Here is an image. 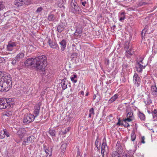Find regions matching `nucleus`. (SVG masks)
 <instances>
[{"label":"nucleus","instance_id":"f257e3e1","mask_svg":"<svg viewBox=\"0 0 157 157\" xmlns=\"http://www.w3.org/2000/svg\"><path fill=\"white\" fill-rule=\"evenodd\" d=\"M46 56L42 55L34 58L28 59L25 61V63L27 66L33 65L36 67L40 71L41 74L44 76L46 72Z\"/></svg>","mask_w":157,"mask_h":157},{"label":"nucleus","instance_id":"f03ea898","mask_svg":"<svg viewBox=\"0 0 157 157\" xmlns=\"http://www.w3.org/2000/svg\"><path fill=\"white\" fill-rule=\"evenodd\" d=\"M2 80H3L2 84V91H7L11 88L12 81L10 77L2 73Z\"/></svg>","mask_w":157,"mask_h":157},{"label":"nucleus","instance_id":"7ed1b4c3","mask_svg":"<svg viewBox=\"0 0 157 157\" xmlns=\"http://www.w3.org/2000/svg\"><path fill=\"white\" fill-rule=\"evenodd\" d=\"M11 98H9L8 100L5 98H2L0 99V109H5L8 107L9 108L11 107L10 101H12Z\"/></svg>","mask_w":157,"mask_h":157},{"label":"nucleus","instance_id":"20e7f679","mask_svg":"<svg viewBox=\"0 0 157 157\" xmlns=\"http://www.w3.org/2000/svg\"><path fill=\"white\" fill-rule=\"evenodd\" d=\"M143 59L140 58L139 60H137L136 63L135 67L136 71L139 73H141L143 69H144L146 66L143 64Z\"/></svg>","mask_w":157,"mask_h":157},{"label":"nucleus","instance_id":"39448f33","mask_svg":"<svg viewBox=\"0 0 157 157\" xmlns=\"http://www.w3.org/2000/svg\"><path fill=\"white\" fill-rule=\"evenodd\" d=\"M35 117L33 115L25 114L23 119V123L24 124L26 125L34 121Z\"/></svg>","mask_w":157,"mask_h":157},{"label":"nucleus","instance_id":"423d86ee","mask_svg":"<svg viewBox=\"0 0 157 157\" xmlns=\"http://www.w3.org/2000/svg\"><path fill=\"white\" fill-rule=\"evenodd\" d=\"M69 9L71 11L74 13H78L80 12V8L77 4L72 2L70 6Z\"/></svg>","mask_w":157,"mask_h":157},{"label":"nucleus","instance_id":"0eeeda50","mask_svg":"<svg viewBox=\"0 0 157 157\" xmlns=\"http://www.w3.org/2000/svg\"><path fill=\"white\" fill-rule=\"evenodd\" d=\"M30 4V0H16L15 2V5L17 7L21 6L24 5H27Z\"/></svg>","mask_w":157,"mask_h":157},{"label":"nucleus","instance_id":"6e6552de","mask_svg":"<svg viewBox=\"0 0 157 157\" xmlns=\"http://www.w3.org/2000/svg\"><path fill=\"white\" fill-rule=\"evenodd\" d=\"M133 81L134 83L137 87L140 86L141 82V79L138 74L135 73L133 76Z\"/></svg>","mask_w":157,"mask_h":157},{"label":"nucleus","instance_id":"1a4fd4ad","mask_svg":"<svg viewBox=\"0 0 157 157\" xmlns=\"http://www.w3.org/2000/svg\"><path fill=\"white\" fill-rule=\"evenodd\" d=\"M48 43L51 48H55L56 49H59V47L56 41H53L52 40H51L50 38H49Z\"/></svg>","mask_w":157,"mask_h":157},{"label":"nucleus","instance_id":"9d476101","mask_svg":"<svg viewBox=\"0 0 157 157\" xmlns=\"http://www.w3.org/2000/svg\"><path fill=\"white\" fill-rule=\"evenodd\" d=\"M40 105L41 104L40 102L34 106V113L35 115V116H34L35 117H37L39 114L40 109Z\"/></svg>","mask_w":157,"mask_h":157},{"label":"nucleus","instance_id":"9b49d317","mask_svg":"<svg viewBox=\"0 0 157 157\" xmlns=\"http://www.w3.org/2000/svg\"><path fill=\"white\" fill-rule=\"evenodd\" d=\"M16 43L15 42L10 41L7 45V50L9 51H12L13 50V47L16 46Z\"/></svg>","mask_w":157,"mask_h":157},{"label":"nucleus","instance_id":"f8f14e48","mask_svg":"<svg viewBox=\"0 0 157 157\" xmlns=\"http://www.w3.org/2000/svg\"><path fill=\"white\" fill-rule=\"evenodd\" d=\"M106 139L105 138L103 140V143L101 146V151H106V153L108 152V147L107 146L106 143Z\"/></svg>","mask_w":157,"mask_h":157},{"label":"nucleus","instance_id":"ddd939ff","mask_svg":"<svg viewBox=\"0 0 157 157\" xmlns=\"http://www.w3.org/2000/svg\"><path fill=\"white\" fill-rule=\"evenodd\" d=\"M62 88L63 90L66 89L67 88V85L68 84L67 80L66 78H64L63 79L61 82Z\"/></svg>","mask_w":157,"mask_h":157},{"label":"nucleus","instance_id":"4468645a","mask_svg":"<svg viewBox=\"0 0 157 157\" xmlns=\"http://www.w3.org/2000/svg\"><path fill=\"white\" fill-rule=\"evenodd\" d=\"M17 134L21 138H22L25 134V130L24 128H20L17 132Z\"/></svg>","mask_w":157,"mask_h":157},{"label":"nucleus","instance_id":"2eb2a0df","mask_svg":"<svg viewBox=\"0 0 157 157\" xmlns=\"http://www.w3.org/2000/svg\"><path fill=\"white\" fill-rule=\"evenodd\" d=\"M127 118L126 119V120H128V122H130L132 121L134 119V117L133 116V113L132 112H128L127 115Z\"/></svg>","mask_w":157,"mask_h":157},{"label":"nucleus","instance_id":"dca6fc26","mask_svg":"<svg viewBox=\"0 0 157 157\" xmlns=\"http://www.w3.org/2000/svg\"><path fill=\"white\" fill-rule=\"evenodd\" d=\"M151 91L152 95H156L157 97V88L156 85L151 86Z\"/></svg>","mask_w":157,"mask_h":157},{"label":"nucleus","instance_id":"f3484780","mask_svg":"<svg viewBox=\"0 0 157 157\" xmlns=\"http://www.w3.org/2000/svg\"><path fill=\"white\" fill-rule=\"evenodd\" d=\"M116 149L120 152L122 153L123 151V148L121 144V143L120 141H118L116 145Z\"/></svg>","mask_w":157,"mask_h":157},{"label":"nucleus","instance_id":"a211bd4d","mask_svg":"<svg viewBox=\"0 0 157 157\" xmlns=\"http://www.w3.org/2000/svg\"><path fill=\"white\" fill-rule=\"evenodd\" d=\"M59 44H60L61 50L62 51L64 50L66 46V40L64 39L63 40L59 42Z\"/></svg>","mask_w":157,"mask_h":157},{"label":"nucleus","instance_id":"6ab92c4d","mask_svg":"<svg viewBox=\"0 0 157 157\" xmlns=\"http://www.w3.org/2000/svg\"><path fill=\"white\" fill-rule=\"evenodd\" d=\"M57 26V30L59 33L61 32L64 30L65 28V26L63 25V23L60 24Z\"/></svg>","mask_w":157,"mask_h":157},{"label":"nucleus","instance_id":"aec40b11","mask_svg":"<svg viewBox=\"0 0 157 157\" xmlns=\"http://www.w3.org/2000/svg\"><path fill=\"white\" fill-rule=\"evenodd\" d=\"M52 148H48L45 149V152L47 154V156L48 155L49 157H52Z\"/></svg>","mask_w":157,"mask_h":157},{"label":"nucleus","instance_id":"412c9836","mask_svg":"<svg viewBox=\"0 0 157 157\" xmlns=\"http://www.w3.org/2000/svg\"><path fill=\"white\" fill-rule=\"evenodd\" d=\"M24 56V54L23 53L21 52L18 54L15 57L16 59L19 61V60L23 58Z\"/></svg>","mask_w":157,"mask_h":157},{"label":"nucleus","instance_id":"4be33fe9","mask_svg":"<svg viewBox=\"0 0 157 157\" xmlns=\"http://www.w3.org/2000/svg\"><path fill=\"white\" fill-rule=\"evenodd\" d=\"M118 95L117 94H115L113 97H112L109 100V103H111L118 98Z\"/></svg>","mask_w":157,"mask_h":157},{"label":"nucleus","instance_id":"5701e85b","mask_svg":"<svg viewBox=\"0 0 157 157\" xmlns=\"http://www.w3.org/2000/svg\"><path fill=\"white\" fill-rule=\"evenodd\" d=\"M35 139V137L33 136H31L29 137L26 140L27 143H31L34 142Z\"/></svg>","mask_w":157,"mask_h":157},{"label":"nucleus","instance_id":"b1692460","mask_svg":"<svg viewBox=\"0 0 157 157\" xmlns=\"http://www.w3.org/2000/svg\"><path fill=\"white\" fill-rule=\"evenodd\" d=\"M55 19V17L54 15L51 14H49L48 17V20L49 21H53Z\"/></svg>","mask_w":157,"mask_h":157},{"label":"nucleus","instance_id":"393cba45","mask_svg":"<svg viewBox=\"0 0 157 157\" xmlns=\"http://www.w3.org/2000/svg\"><path fill=\"white\" fill-rule=\"evenodd\" d=\"M5 133H6V130H3L0 132V139L4 138L5 136Z\"/></svg>","mask_w":157,"mask_h":157},{"label":"nucleus","instance_id":"a878e982","mask_svg":"<svg viewBox=\"0 0 157 157\" xmlns=\"http://www.w3.org/2000/svg\"><path fill=\"white\" fill-rule=\"evenodd\" d=\"M120 152L118 153L116 151H113L111 155V157H119L120 156Z\"/></svg>","mask_w":157,"mask_h":157},{"label":"nucleus","instance_id":"bb28decb","mask_svg":"<svg viewBox=\"0 0 157 157\" xmlns=\"http://www.w3.org/2000/svg\"><path fill=\"white\" fill-rule=\"evenodd\" d=\"M48 132L50 135L52 137H55L56 134V131L54 130L50 129L49 130Z\"/></svg>","mask_w":157,"mask_h":157},{"label":"nucleus","instance_id":"cd10ccee","mask_svg":"<svg viewBox=\"0 0 157 157\" xmlns=\"http://www.w3.org/2000/svg\"><path fill=\"white\" fill-rule=\"evenodd\" d=\"M71 81L75 83L77 82V76L76 75H74L73 77H71Z\"/></svg>","mask_w":157,"mask_h":157},{"label":"nucleus","instance_id":"c85d7f7f","mask_svg":"<svg viewBox=\"0 0 157 157\" xmlns=\"http://www.w3.org/2000/svg\"><path fill=\"white\" fill-rule=\"evenodd\" d=\"M2 72H1V73L0 74V91H2V81L3 80H2Z\"/></svg>","mask_w":157,"mask_h":157},{"label":"nucleus","instance_id":"c756f323","mask_svg":"<svg viewBox=\"0 0 157 157\" xmlns=\"http://www.w3.org/2000/svg\"><path fill=\"white\" fill-rule=\"evenodd\" d=\"M139 116L141 121H144L145 120V116L143 113L140 112L139 113Z\"/></svg>","mask_w":157,"mask_h":157},{"label":"nucleus","instance_id":"7c9ffc66","mask_svg":"<svg viewBox=\"0 0 157 157\" xmlns=\"http://www.w3.org/2000/svg\"><path fill=\"white\" fill-rule=\"evenodd\" d=\"M144 102L146 105L150 104L152 103V101L150 97L148 96L147 99L146 100H144Z\"/></svg>","mask_w":157,"mask_h":157},{"label":"nucleus","instance_id":"2f4dec72","mask_svg":"<svg viewBox=\"0 0 157 157\" xmlns=\"http://www.w3.org/2000/svg\"><path fill=\"white\" fill-rule=\"evenodd\" d=\"M127 121H128V120H126V119H125L121 123L122 125H123L125 127H127L130 126L129 124L127 122Z\"/></svg>","mask_w":157,"mask_h":157},{"label":"nucleus","instance_id":"473e14b6","mask_svg":"<svg viewBox=\"0 0 157 157\" xmlns=\"http://www.w3.org/2000/svg\"><path fill=\"white\" fill-rule=\"evenodd\" d=\"M136 138V136L135 132L133 131L131 134V139L132 141H134Z\"/></svg>","mask_w":157,"mask_h":157},{"label":"nucleus","instance_id":"72a5a7b5","mask_svg":"<svg viewBox=\"0 0 157 157\" xmlns=\"http://www.w3.org/2000/svg\"><path fill=\"white\" fill-rule=\"evenodd\" d=\"M151 114H152L153 118H155L157 117V109H154L153 111L151 112Z\"/></svg>","mask_w":157,"mask_h":157},{"label":"nucleus","instance_id":"f704fd0d","mask_svg":"<svg viewBox=\"0 0 157 157\" xmlns=\"http://www.w3.org/2000/svg\"><path fill=\"white\" fill-rule=\"evenodd\" d=\"M122 157H131V155L128 152H124L122 155Z\"/></svg>","mask_w":157,"mask_h":157},{"label":"nucleus","instance_id":"c9c22d12","mask_svg":"<svg viewBox=\"0 0 157 157\" xmlns=\"http://www.w3.org/2000/svg\"><path fill=\"white\" fill-rule=\"evenodd\" d=\"M147 4V2H145L142 1H140L137 4V5L138 7L141 6H142L146 5Z\"/></svg>","mask_w":157,"mask_h":157},{"label":"nucleus","instance_id":"e433bc0d","mask_svg":"<svg viewBox=\"0 0 157 157\" xmlns=\"http://www.w3.org/2000/svg\"><path fill=\"white\" fill-rule=\"evenodd\" d=\"M67 144H62L61 147V149L62 150V152H63L65 150V149L67 147Z\"/></svg>","mask_w":157,"mask_h":157},{"label":"nucleus","instance_id":"4c0bfd02","mask_svg":"<svg viewBox=\"0 0 157 157\" xmlns=\"http://www.w3.org/2000/svg\"><path fill=\"white\" fill-rule=\"evenodd\" d=\"M58 6L60 8L64 7V4L63 3V1H59L58 3Z\"/></svg>","mask_w":157,"mask_h":157},{"label":"nucleus","instance_id":"58836bf2","mask_svg":"<svg viewBox=\"0 0 157 157\" xmlns=\"http://www.w3.org/2000/svg\"><path fill=\"white\" fill-rule=\"evenodd\" d=\"M128 49H127L126 50V52L129 55H132L134 51L131 50V48L130 49L129 48H128Z\"/></svg>","mask_w":157,"mask_h":157},{"label":"nucleus","instance_id":"ea45409f","mask_svg":"<svg viewBox=\"0 0 157 157\" xmlns=\"http://www.w3.org/2000/svg\"><path fill=\"white\" fill-rule=\"evenodd\" d=\"M12 114V112L11 111H8L6 112L5 114H4V115L9 117Z\"/></svg>","mask_w":157,"mask_h":157},{"label":"nucleus","instance_id":"a19ab883","mask_svg":"<svg viewBox=\"0 0 157 157\" xmlns=\"http://www.w3.org/2000/svg\"><path fill=\"white\" fill-rule=\"evenodd\" d=\"M90 113L92 114V115L94 116V109L93 108L90 109L89 110Z\"/></svg>","mask_w":157,"mask_h":157},{"label":"nucleus","instance_id":"79ce46f5","mask_svg":"<svg viewBox=\"0 0 157 157\" xmlns=\"http://www.w3.org/2000/svg\"><path fill=\"white\" fill-rule=\"evenodd\" d=\"M43 10L42 7H38L36 11V12L37 13H39Z\"/></svg>","mask_w":157,"mask_h":157},{"label":"nucleus","instance_id":"37998d69","mask_svg":"<svg viewBox=\"0 0 157 157\" xmlns=\"http://www.w3.org/2000/svg\"><path fill=\"white\" fill-rule=\"evenodd\" d=\"M70 128L68 127L67 128H66L64 130V131L63 132V133L64 135L67 133V132H68L70 130Z\"/></svg>","mask_w":157,"mask_h":157},{"label":"nucleus","instance_id":"c03bdc74","mask_svg":"<svg viewBox=\"0 0 157 157\" xmlns=\"http://www.w3.org/2000/svg\"><path fill=\"white\" fill-rule=\"evenodd\" d=\"M71 56L73 58H76L78 56V54L76 53L73 52L72 53Z\"/></svg>","mask_w":157,"mask_h":157},{"label":"nucleus","instance_id":"a18cd8bd","mask_svg":"<svg viewBox=\"0 0 157 157\" xmlns=\"http://www.w3.org/2000/svg\"><path fill=\"white\" fill-rule=\"evenodd\" d=\"M4 7V5L2 3V2H0V11L2 10Z\"/></svg>","mask_w":157,"mask_h":157},{"label":"nucleus","instance_id":"49530a36","mask_svg":"<svg viewBox=\"0 0 157 157\" xmlns=\"http://www.w3.org/2000/svg\"><path fill=\"white\" fill-rule=\"evenodd\" d=\"M72 49L74 52L76 50V47H75V45L74 44H73L72 45Z\"/></svg>","mask_w":157,"mask_h":157},{"label":"nucleus","instance_id":"de8ad7c7","mask_svg":"<svg viewBox=\"0 0 157 157\" xmlns=\"http://www.w3.org/2000/svg\"><path fill=\"white\" fill-rule=\"evenodd\" d=\"M17 61H18V60L16 59V58H15L14 60H13L11 63L13 65H15L16 63V62Z\"/></svg>","mask_w":157,"mask_h":157},{"label":"nucleus","instance_id":"09e8293b","mask_svg":"<svg viewBox=\"0 0 157 157\" xmlns=\"http://www.w3.org/2000/svg\"><path fill=\"white\" fill-rule=\"evenodd\" d=\"M145 137L144 136H142L141 138V143L143 144H144L145 142L144 141Z\"/></svg>","mask_w":157,"mask_h":157},{"label":"nucleus","instance_id":"8fccbe9b","mask_svg":"<svg viewBox=\"0 0 157 157\" xmlns=\"http://www.w3.org/2000/svg\"><path fill=\"white\" fill-rule=\"evenodd\" d=\"M29 49H31V51H30V52H32V51L33 50H34V48L33 46L32 45H29Z\"/></svg>","mask_w":157,"mask_h":157},{"label":"nucleus","instance_id":"3c124183","mask_svg":"<svg viewBox=\"0 0 157 157\" xmlns=\"http://www.w3.org/2000/svg\"><path fill=\"white\" fill-rule=\"evenodd\" d=\"M98 136L97 137V138L96 139V140L95 142V145L97 147H98L97 146L98 145L99 141H98Z\"/></svg>","mask_w":157,"mask_h":157},{"label":"nucleus","instance_id":"603ef678","mask_svg":"<svg viewBox=\"0 0 157 157\" xmlns=\"http://www.w3.org/2000/svg\"><path fill=\"white\" fill-rule=\"evenodd\" d=\"M119 20L121 22H122L123 21L125 18V17L124 16L123 17L119 16Z\"/></svg>","mask_w":157,"mask_h":157},{"label":"nucleus","instance_id":"864d4df0","mask_svg":"<svg viewBox=\"0 0 157 157\" xmlns=\"http://www.w3.org/2000/svg\"><path fill=\"white\" fill-rule=\"evenodd\" d=\"M147 32L146 29H143L141 33L142 34H144V36H145V34L146 33V32Z\"/></svg>","mask_w":157,"mask_h":157},{"label":"nucleus","instance_id":"5fc2aeb1","mask_svg":"<svg viewBox=\"0 0 157 157\" xmlns=\"http://www.w3.org/2000/svg\"><path fill=\"white\" fill-rule=\"evenodd\" d=\"M109 60L108 59H106L105 61V63L106 65H109Z\"/></svg>","mask_w":157,"mask_h":157},{"label":"nucleus","instance_id":"6e6d98bb","mask_svg":"<svg viewBox=\"0 0 157 157\" xmlns=\"http://www.w3.org/2000/svg\"><path fill=\"white\" fill-rule=\"evenodd\" d=\"M101 155L103 157H105L104 156L105 153L107 154V153H106V151H101Z\"/></svg>","mask_w":157,"mask_h":157},{"label":"nucleus","instance_id":"4d7b16f0","mask_svg":"<svg viewBox=\"0 0 157 157\" xmlns=\"http://www.w3.org/2000/svg\"><path fill=\"white\" fill-rule=\"evenodd\" d=\"M5 62V60L3 58H0V63H4Z\"/></svg>","mask_w":157,"mask_h":157},{"label":"nucleus","instance_id":"13d9d810","mask_svg":"<svg viewBox=\"0 0 157 157\" xmlns=\"http://www.w3.org/2000/svg\"><path fill=\"white\" fill-rule=\"evenodd\" d=\"M81 33H82L81 31L80 30L77 29L75 33H78V34H80Z\"/></svg>","mask_w":157,"mask_h":157},{"label":"nucleus","instance_id":"bf43d9fd","mask_svg":"<svg viewBox=\"0 0 157 157\" xmlns=\"http://www.w3.org/2000/svg\"><path fill=\"white\" fill-rule=\"evenodd\" d=\"M82 5L84 6H85L86 4V1H84V2H82Z\"/></svg>","mask_w":157,"mask_h":157},{"label":"nucleus","instance_id":"052dcab7","mask_svg":"<svg viewBox=\"0 0 157 157\" xmlns=\"http://www.w3.org/2000/svg\"><path fill=\"white\" fill-rule=\"evenodd\" d=\"M26 143H27L26 141L24 140L23 141L22 143V145L24 146H26L27 145Z\"/></svg>","mask_w":157,"mask_h":157},{"label":"nucleus","instance_id":"680f3d73","mask_svg":"<svg viewBox=\"0 0 157 157\" xmlns=\"http://www.w3.org/2000/svg\"><path fill=\"white\" fill-rule=\"evenodd\" d=\"M125 13L124 12H122L120 14V17H123V16L125 17Z\"/></svg>","mask_w":157,"mask_h":157},{"label":"nucleus","instance_id":"e2e57ef3","mask_svg":"<svg viewBox=\"0 0 157 157\" xmlns=\"http://www.w3.org/2000/svg\"><path fill=\"white\" fill-rule=\"evenodd\" d=\"M121 124H121V123L120 121L119 120L118 122H117V126H119Z\"/></svg>","mask_w":157,"mask_h":157},{"label":"nucleus","instance_id":"0e129e2a","mask_svg":"<svg viewBox=\"0 0 157 157\" xmlns=\"http://www.w3.org/2000/svg\"><path fill=\"white\" fill-rule=\"evenodd\" d=\"M6 135L7 137H8L9 136V133L7 132L6 130V133H5V136Z\"/></svg>","mask_w":157,"mask_h":157},{"label":"nucleus","instance_id":"69168bd1","mask_svg":"<svg viewBox=\"0 0 157 157\" xmlns=\"http://www.w3.org/2000/svg\"><path fill=\"white\" fill-rule=\"evenodd\" d=\"M96 96L95 94L93 96V100H95V99H96Z\"/></svg>","mask_w":157,"mask_h":157},{"label":"nucleus","instance_id":"338daca9","mask_svg":"<svg viewBox=\"0 0 157 157\" xmlns=\"http://www.w3.org/2000/svg\"><path fill=\"white\" fill-rule=\"evenodd\" d=\"M91 115H92V114L89 113V117L90 118L91 117Z\"/></svg>","mask_w":157,"mask_h":157},{"label":"nucleus","instance_id":"774afa93","mask_svg":"<svg viewBox=\"0 0 157 157\" xmlns=\"http://www.w3.org/2000/svg\"><path fill=\"white\" fill-rule=\"evenodd\" d=\"M80 93H81V94H82V95H83V94H84V92H83V91H81L80 92Z\"/></svg>","mask_w":157,"mask_h":157}]
</instances>
